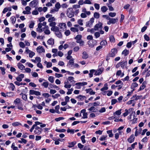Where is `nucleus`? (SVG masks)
<instances>
[{
  "instance_id": "28",
  "label": "nucleus",
  "mask_w": 150,
  "mask_h": 150,
  "mask_svg": "<svg viewBox=\"0 0 150 150\" xmlns=\"http://www.w3.org/2000/svg\"><path fill=\"white\" fill-rule=\"evenodd\" d=\"M110 41L112 42H115V40L114 37L112 35H111L110 36Z\"/></svg>"
},
{
  "instance_id": "4",
  "label": "nucleus",
  "mask_w": 150,
  "mask_h": 150,
  "mask_svg": "<svg viewBox=\"0 0 150 150\" xmlns=\"http://www.w3.org/2000/svg\"><path fill=\"white\" fill-rule=\"evenodd\" d=\"M30 95H35L37 96H39L41 95V93L39 91H35L34 90H30L29 91Z\"/></svg>"
},
{
  "instance_id": "5",
  "label": "nucleus",
  "mask_w": 150,
  "mask_h": 150,
  "mask_svg": "<svg viewBox=\"0 0 150 150\" xmlns=\"http://www.w3.org/2000/svg\"><path fill=\"white\" fill-rule=\"evenodd\" d=\"M38 2L36 0H34L31 1L29 4V5L31 7H35L37 6Z\"/></svg>"
},
{
  "instance_id": "40",
  "label": "nucleus",
  "mask_w": 150,
  "mask_h": 150,
  "mask_svg": "<svg viewBox=\"0 0 150 150\" xmlns=\"http://www.w3.org/2000/svg\"><path fill=\"white\" fill-rule=\"evenodd\" d=\"M6 94H7V96H9L10 97L13 96H14V94L12 92H8L6 93Z\"/></svg>"
},
{
  "instance_id": "49",
  "label": "nucleus",
  "mask_w": 150,
  "mask_h": 150,
  "mask_svg": "<svg viewBox=\"0 0 150 150\" xmlns=\"http://www.w3.org/2000/svg\"><path fill=\"white\" fill-rule=\"evenodd\" d=\"M55 109L56 110V112L58 113H60V112L58 110L59 108V105H57L55 106Z\"/></svg>"
},
{
  "instance_id": "25",
  "label": "nucleus",
  "mask_w": 150,
  "mask_h": 150,
  "mask_svg": "<svg viewBox=\"0 0 150 150\" xmlns=\"http://www.w3.org/2000/svg\"><path fill=\"white\" fill-rule=\"evenodd\" d=\"M122 109H120L116 111L115 113H114L113 115L114 116H115L116 115H120L121 113Z\"/></svg>"
},
{
  "instance_id": "12",
  "label": "nucleus",
  "mask_w": 150,
  "mask_h": 150,
  "mask_svg": "<svg viewBox=\"0 0 150 150\" xmlns=\"http://www.w3.org/2000/svg\"><path fill=\"white\" fill-rule=\"evenodd\" d=\"M76 144V142L75 141L72 142H69L68 143V144L69 145L68 146L69 148H71L74 147Z\"/></svg>"
},
{
  "instance_id": "46",
  "label": "nucleus",
  "mask_w": 150,
  "mask_h": 150,
  "mask_svg": "<svg viewBox=\"0 0 150 150\" xmlns=\"http://www.w3.org/2000/svg\"><path fill=\"white\" fill-rule=\"evenodd\" d=\"M71 31L74 32H78L79 31V30L77 28H71Z\"/></svg>"
},
{
  "instance_id": "53",
  "label": "nucleus",
  "mask_w": 150,
  "mask_h": 150,
  "mask_svg": "<svg viewBox=\"0 0 150 150\" xmlns=\"http://www.w3.org/2000/svg\"><path fill=\"white\" fill-rule=\"evenodd\" d=\"M94 35L96 38L99 37L100 36V33L98 32H96L94 33Z\"/></svg>"
},
{
  "instance_id": "27",
  "label": "nucleus",
  "mask_w": 150,
  "mask_h": 150,
  "mask_svg": "<svg viewBox=\"0 0 150 150\" xmlns=\"http://www.w3.org/2000/svg\"><path fill=\"white\" fill-rule=\"evenodd\" d=\"M55 7L56 9H58L59 11V9L61 7V5L59 2H57L55 5Z\"/></svg>"
},
{
  "instance_id": "16",
  "label": "nucleus",
  "mask_w": 150,
  "mask_h": 150,
  "mask_svg": "<svg viewBox=\"0 0 150 150\" xmlns=\"http://www.w3.org/2000/svg\"><path fill=\"white\" fill-rule=\"evenodd\" d=\"M77 98L79 99H80L79 100L82 101L84 100V99L86 98V97L85 96H83L81 95H79L78 96Z\"/></svg>"
},
{
  "instance_id": "36",
  "label": "nucleus",
  "mask_w": 150,
  "mask_h": 150,
  "mask_svg": "<svg viewBox=\"0 0 150 150\" xmlns=\"http://www.w3.org/2000/svg\"><path fill=\"white\" fill-rule=\"evenodd\" d=\"M100 16L99 14L97 12H95L94 14V17L95 18H98Z\"/></svg>"
},
{
  "instance_id": "1",
  "label": "nucleus",
  "mask_w": 150,
  "mask_h": 150,
  "mask_svg": "<svg viewBox=\"0 0 150 150\" xmlns=\"http://www.w3.org/2000/svg\"><path fill=\"white\" fill-rule=\"evenodd\" d=\"M117 53V49L115 48L112 49L111 50V52L107 55V57H114Z\"/></svg>"
},
{
  "instance_id": "55",
  "label": "nucleus",
  "mask_w": 150,
  "mask_h": 150,
  "mask_svg": "<svg viewBox=\"0 0 150 150\" xmlns=\"http://www.w3.org/2000/svg\"><path fill=\"white\" fill-rule=\"evenodd\" d=\"M0 69L2 71V74L4 75L5 74V69L4 67H0Z\"/></svg>"
},
{
  "instance_id": "11",
  "label": "nucleus",
  "mask_w": 150,
  "mask_h": 150,
  "mask_svg": "<svg viewBox=\"0 0 150 150\" xmlns=\"http://www.w3.org/2000/svg\"><path fill=\"white\" fill-rule=\"evenodd\" d=\"M69 64L71 65V67L72 68H73V66L74 65V59H71L70 60L69 62L68 63L67 65Z\"/></svg>"
},
{
  "instance_id": "8",
  "label": "nucleus",
  "mask_w": 150,
  "mask_h": 150,
  "mask_svg": "<svg viewBox=\"0 0 150 150\" xmlns=\"http://www.w3.org/2000/svg\"><path fill=\"white\" fill-rule=\"evenodd\" d=\"M68 79L69 81H70L71 84L73 86H74L75 81L74 80V78L72 76H69L68 77Z\"/></svg>"
},
{
  "instance_id": "15",
  "label": "nucleus",
  "mask_w": 150,
  "mask_h": 150,
  "mask_svg": "<svg viewBox=\"0 0 150 150\" xmlns=\"http://www.w3.org/2000/svg\"><path fill=\"white\" fill-rule=\"evenodd\" d=\"M47 42L49 45H53L54 44V40L52 38H50L48 40Z\"/></svg>"
},
{
  "instance_id": "58",
  "label": "nucleus",
  "mask_w": 150,
  "mask_h": 150,
  "mask_svg": "<svg viewBox=\"0 0 150 150\" xmlns=\"http://www.w3.org/2000/svg\"><path fill=\"white\" fill-rule=\"evenodd\" d=\"M50 87L51 88H52V87L54 88H57V90H58L59 89V88L56 85H52L50 84Z\"/></svg>"
},
{
  "instance_id": "22",
  "label": "nucleus",
  "mask_w": 150,
  "mask_h": 150,
  "mask_svg": "<svg viewBox=\"0 0 150 150\" xmlns=\"http://www.w3.org/2000/svg\"><path fill=\"white\" fill-rule=\"evenodd\" d=\"M42 130H40L38 129H35L34 131V132L35 134H40L42 132Z\"/></svg>"
},
{
  "instance_id": "33",
  "label": "nucleus",
  "mask_w": 150,
  "mask_h": 150,
  "mask_svg": "<svg viewBox=\"0 0 150 150\" xmlns=\"http://www.w3.org/2000/svg\"><path fill=\"white\" fill-rule=\"evenodd\" d=\"M18 106V109L23 110V105L21 103L17 105Z\"/></svg>"
},
{
  "instance_id": "29",
  "label": "nucleus",
  "mask_w": 150,
  "mask_h": 150,
  "mask_svg": "<svg viewBox=\"0 0 150 150\" xmlns=\"http://www.w3.org/2000/svg\"><path fill=\"white\" fill-rule=\"evenodd\" d=\"M102 72V71L100 69H99L96 71L94 74L96 75H99L101 74Z\"/></svg>"
},
{
  "instance_id": "56",
  "label": "nucleus",
  "mask_w": 150,
  "mask_h": 150,
  "mask_svg": "<svg viewBox=\"0 0 150 150\" xmlns=\"http://www.w3.org/2000/svg\"><path fill=\"white\" fill-rule=\"evenodd\" d=\"M35 55V53L33 51H31L29 53V57L30 58H32Z\"/></svg>"
},
{
  "instance_id": "44",
  "label": "nucleus",
  "mask_w": 150,
  "mask_h": 150,
  "mask_svg": "<svg viewBox=\"0 0 150 150\" xmlns=\"http://www.w3.org/2000/svg\"><path fill=\"white\" fill-rule=\"evenodd\" d=\"M66 83H65V85H64V87L67 88H70L72 85L71 84H66Z\"/></svg>"
},
{
  "instance_id": "60",
  "label": "nucleus",
  "mask_w": 150,
  "mask_h": 150,
  "mask_svg": "<svg viewBox=\"0 0 150 150\" xmlns=\"http://www.w3.org/2000/svg\"><path fill=\"white\" fill-rule=\"evenodd\" d=\"M22 98L23 100H26L27 99V96L26 94H23Z\"/></svg>"
},
{
  "instance_id": "32",
  "label": "nucleus",
  "mask_w": 150,
  "mask_h": 150,
  "mask_svg": "<svg viewBox=\"0 0 150 150\" xmlns=\"http://www.w3.org/2000/svg\"><path fill=\"white\" fill-rule=\"evenodd\" d=\"M55 33L56 35L59 38H61L62 37V35L59 30L57 31V32H55Z\"/></svg>"
},
{
  "instance_id": "6",
  "label": "nucleus",
  "mask_w": 150,
  "mask_h": 150,
  "mask_svg": "<svg viewBox=\"0 0 150 150\" xmlns=\"http://www.w3.org/2000/svg\"><path fill=\"white\" fill-rule=\"evenodd\" d=\"M36 50L39 53L44 52L45 51V50L42 46H39L37 47Z\"/></svg>"
},
{
  "instance_id": "34",
  "label": "nucleus",
  "mask_w": 150,
  "mask_h": 150,
  "mask_svg": "<svg viewBox=\"0 0 150 150\" xmlns=\"http://www.w3.org/2000/svg\"><path fill=\"white\" fill-rule=\"evenodd\" d=\"M95 71V70L94 69H92L90 71V73H89V76L90 78L92 77L93 76V74L94 72Z\"/></svg>"
},
{
  "instance_id": "19",
  "label": "nucleus",
  "mask_w": 150,
  "mask_h": 150,
  "mask_svg": "<svg viewBox=\"0 0 150 150\" xmlns=\"http://www.w3.org/2000/svg\"><path fill=\"white\" fill-rule=\"evenodd\" d=\"M18 68L20 69L21 70H23L25 68L24 66L23 65L21 64L20 63H18Z\"/></svg>"
},
{
  "instance_id": "50",
  "label": "nucleus",
  "mask_w": 150,
  "mask_h": 150,
  "mask_svg": "<svg viewBox=\"0 0 150 150\" xmlns=\"http://www.w3.org/2000/svg\"><path fill=\"white\" fill-rule=\"evenodd\" d=\"M45 17L47 18H49V19H54V17H52V15L49 14L47 15Z\"/></svg>"
},
{
  "instance_id": "24",
  "label": "nucleus",
  "mask_w": 150,
  "mask_h": 150,
  "mask_svg": "<svg viewBox=\"0 0 150 150\" xmlns=\"http://www.w3.org/2000/svg\"><path fill=\"white\" fill-rule=\"evenodd\" d=\"M51 30L56 32L59 30V29L58 27L55 26L54 27H52L51 28Z\"/></svg>"
},
{
  "instance_id": "17",
  "label": "nucleus",
  "mask_w": 150,
  "mask_h": 150,
  "mask_svg": "<svg viewBox=\"0 0 150 150\" xmlns=\"http://www.w3.org/2000/svg\"><path fill=\"white\" fill-rule=\"evenodd\" d=\"M146 83L145 82H144L142 83V85L140 86V88L139 90V91H140L144 89L146 87Z\"/></svg>"
},
{
  "instance_id": "7",
  "label": "nucleus",
  "mask_w": 150,
  "mask_h": 150,
  "mask_svg": "<svg viewBox=\"0 0 150 150\" xmlns=\"http://www.w3.org/2000/svg\"><path fill=\"white\" fill-rule=\"evenodd\" d=\"M134 139L135 137L134 135L132 134L127 139V141L130 143H132L134 141Z\"/></svg>"
},
{
  "instance_id": "47",
  "label": "nucleus",
  "mask_w": 150,
  "mask_h": 150,
  "mask_svg": "<svg viewBox=\"0 0 150 150\" xmlns=\"http://www.w3.org/2000/svg\"><path fill=\"white\" fill-rule=\"evenodd\" d=\"M73 91V89L72 88L70 89H68V91L67 92V95H69L72 93V92Z\"/></svg>"
},
{
  "instance_id": "61",
  "label": "nucleus",
  "mask_w": 150,
  "mask_h": 150,
  "mask_svg": "<svg viewBox=\"0 0 150 150\" xmlns=\"http://www.w3.org/2000/svg\"><path fill=\"white\" fill-rule=\"evenodd\" d=\"M117 102V100L116 99H112L111 100V105H113L116 103Z\"/></svg>"
},
{
  "instance_id": "42",
  "label": "nucleus",
  "mask_w": 150,
  "mask_h": 150,
  "mask_svg": "<svg viewBox=\"0 0 150 150\" xmlns=\"http://www.w3.org/2000/svg\"><path fill=\"white\" fill-rule=\"evenodd\" d=\"M48 80L51 83H53L54 82V77L52 76H50L48 79Z\"/></svg>"
},
{
  "instance_id": "43",
  "label": "nucleus",
  "mask_w": 150,
  "mask_h": 150,
  "mask_svg": "<svg viewBox=\"0 0 150 150\" xmlns=\"http://www.w3.org/2000/svg\"><path fill=\"white\" fill-rule=\"evenodd\" d=\"M107 133L109 134V136L110 137H112L113 136V134L112 133V130H108L107 131Z\"/></svg>"
},
{
  "instance_id": "2",
  "label": "nucleus",
  "mask_w": 150,
  "mask_h": 150,
  "mask_svg": "<svg viewBox=\"0 0 150 150\" xmlns=\"http://www.w3.org/2000/svg\"><path fill=\"white\" fill-rule=\"evenodd\" d=\"M68 10V11L67 13V15L69 18H71L74 16V13L72 11V8H69Z\"/></svg>"
},
{
  "instance_id": "37",
  "label": "nucleus",
  "mask_w": 150,
  "mask_h": 150,
  "mask_svg": "<svg viewBox=\"0 0 150 150\" xmlns=\"http://www.w3.org/2000/svg\"><path fill=\"white\" fill-rule=\"evenodd\" d=\"M48 85L49 83L48 82H44L42 84V85L45 88H47L48 87Z\"/></svg>"
},
{
  "instance_id": "52",
  "label": "nucleus",
  "mask_w": 150,
  "mask_h": 150,
  "mask_svg": "<svg viewBox=\"0 0 150 150\" xmlns=\"http://www.w3.org/2000/svg\"><path fill=\"white\" fill-rule=\"evenodd\" d=\"M88 110L90 111H92L93 112H96L95 110V108L94 106L91 107L90 108L88 109Z\"/></svg>"
},
{
  "instance_id": "21",
  "label": "nucleus",
  "mask_w": 150,
  "mask_h": 150,
  "mask_svg": "<svg viewBox=\"0 0 150 150\" xmlns=\"http://www.w3.org/2000/svg\"><path fill=\"white\" fill-rule=\"evenodd\" d=\"M138 86V84L136 82L133 83L131 86V88L134 89L135 87H137Z\"/></svg>"
},
{
  "instance_id": "13",
  "label": "nucleus",
  "mask_w": 150,
  "mask_h": 150,
  "mask_svg": "<svg viewBox=\"0 0 150 150\" xmlns=\"http://www.w3.org/2000/svg\"><path fill=\"white\" fill-rule=\"evenodd\" d=\"M82 58L83 59H86L88 58V55L86 52H83L82 53Z\"/></svg>"
},
{
  "instance_id": "20",
  "label": "nucleus",
  "mask_w": 150,
  "mask_h": 150,
  "mask_svg": "<svg viewBox=\"0 0 150 150\" xmlns=\"http://www.w3.org/2000/svg\"><path fill=\"white\" fill-rule=\"evenodd\" d=\"M101 10L102 12L104 13L106 12L108 10V8L106 6H104L101 7Z\"/></svg>"
},
{
  "instance_id": "14",
  "label": "nucleus",
  "mask_w": 150,
  "mask_h": 150,
  "mask_svg": "<svg viewBox=\"0 0 150 150\" xmlns=\"http://www.w3.org/2000/svg\"><path fill=\"white\" fill-rule=\"evenodd\" d=\"M109 21L107 23L108 24H110L111 23L114 24L117 21V19H109Z\"/></svg>"
},
{
  "instance_id": "9",
  "label": "nucleus",
  "mask_w": 150,
  "mask_h": 150,
  "mask_svg": "<svg viewBox=\"0 0 150 150\" xmlns=\"http://www.w3.org/2000/svg\"><path fill=\"white\" fill-rule=\"evenodd\" d=\"M94 19H90L89 21L86 22V26L87 27H91L93 24V23L94 22Z\"/></svg>"
},
{
  "instance_id": "35",
  "label": "nucleus",
  "mask_w": 150,
  "mask_h": 150,
  "mask_svg": "<svg viewBox=\"0 0 150 150\" xmlns=\"http://www.w3.org/2000/svg\"><path fill=\"white\" fill-rule=\"evenodd\" d=\"M12 125L13 126H18L19 125H22L21 123L18 122H13L12 123Z\"/></svg>"
},
{
  "instance_id": "63",
  "label": "nucleus",
  "mask_w": 150,
  "mask_h": 150,
  "mask_svg": "<svg viewBox=\"0 0 150 150\" xmlns=\"http://www.w3.org/2000/svg\"><path fill=\"white\" fill-rule=\"evenodd\" d=\"M116 13H115L110 12L109 13V15L112 17H113L115 16Z\"/></svg>"
},
{
  "instance_id": "41",
  "label": "nucleus",
  "mask_w": 150,
  "mask_h": 150,
  "mask_svg": "<svg viewBox=\"0 0 150 150\" xmlns=\"http://www.w3.org/2000/svg\"><path fill=\"white\" fill-rule=\"evenodd\" d=\"M105 86H105L103 88H102L101 89V91H103L105 90H106L108 89V88L107 87V84H106L105 85Z\"/></svg>"
},
{
  "instance_id": "38",
  "label": "nucleus",
  "mask_w": 150,
  "mask_h": 150,
  "mask_svg": "<svg viewBox=\"0 0 150 150\" xmlns=\"http://www.w3.org/2000/svg\"><path fill=\"white\" fill-rule=\"evenodd\" d=\"M55 131L57 132H66V130L64 129H56L55 130Z\"/></svg>"
},
{
  "instance_id": "23",
  "label": "nucleus",
  "mask_w": 150,
  "mask_h": 150,
  "mask_svg": "<svg viewBox=\"0 0 150 150\" xmlns=\"http://www.w3.org/2000/svg\"><path fill=\"white\" fill-rule=\"evenodd\" d=\"M129 54V51L126 49H125L122 52V54L125 55V56H127Z\"/></svg>"
},
{
  "instance_id": "39",
  "label": "nucleus",
  "mask_w": 150,
  "mask_h": 150,
  "mask_svg": "<svg viewBox=\"0 0 150 150\" xmlns=\"http://www.w3.org/2000/svg\"><path fill=\"white\" fill-rule=\"evenodd\" d=\"M59 26L60 27V28H66V24L64 23H61L59 25Z\"/></svg>"
},
{
  "instance_id": "45",
  "label": "nucleus",
  "mask_w": 150,
  "mask_h": 150,
  "mask_svg": "<svg viewBox=\"0 0 150 150\" xmlns=\"http://www.w3.org/2000/svg\"><path fill=\"white\" fill-rule=\"evenodd\" d=\"M82 36L81 35H77L75 38V39L77 40L81 39Z\"/></svg>"
},
{
  "instance_id": "30",
  "label": "nucleus",
  "mask_w": 150,
  "mask_h": 150,
  "mask_svg": "<svg viewBox=\"0 0 150 150\" xmlns=\"http://www.w3.org/2000/svg\"><path fill=\"white\" fill-rule=\"evenodd\" d=\"M27 142V140L23 138H21V140L18 141V142L20 143H23L24 144H26Z\"/></svg>"
},
{
  "instance_id": "51",
  "label": "nucleus",
  "mask_w": 150,
  "mask_h": 150,
  "mask_svg": "<svg viewBox=\"0 0 150 150\" xmlns=\"http://www.w3.org/2000/svg\"><path fill=\"white\" fill-rule=\"evenodd\" d=\"M19 45L20 47L22 48H24L25 47V45L23 42H21L19 43Z\"/></svg>"
},
{
  "instance_id": "31",
  "label": "nucleus",
  "mask_w": 150,
  "mask_h": 150,
  "mask_svg": "<svg viewBox=\"0 0 150 150\" xmlns=\"http://www.w3.org/2000/svg\"><path fill=\"white\" fill-rule=\"evenodd\" d=\"M121 66L122 68H124L125 66H126L127 64V62H121L120 63Z\"/></svg>"
},
{
  "instance_id": "48",
  "label": "nucleus",
  "mask_w": 150,
  "mask_h": 150,
  "mask_svg": "<svg viewBox=\"0 0 150 150\" xmlns=\"http://www.w3.org/2000/svg\"><path fill=\"white\" fill-rule=\"evenodd\" d=\"M94 6L96 9L98 10L99 9L100 6L99 4L97 3H95L94 4Z\"/></svg>"
},
{
  "instance_id": "26",
  "label": "nucleus",
  "mask_w": 150,
  "mask_h": 150,
  "mask_svg": "<svg viewBox=\"0 0 150 150\" xmlns=\"http://www.w3.org/2000/svg\"><path fill=\"white\" fill-rule=\"evenodd\" d=\"M87 84V83L85 82H83L82 83H77L75 84L76 85H79L80 86H83L84 85H86Z\"/></svg>"
},
{
  "instance_id": "57",
  "label": "nucleus",
  "mask_w": 150,
  "mask_h": 150,
  "mask_svg": "<svg viewBox=\"0 0 150 150\" xmlns=\"http://www.w3.org/2000/svg\"><path fill=\"white\" fill-rule=\"evenodd\" d=\"M25 10L26 11H27L30 14V11L31 9V8L28 6H26L25 8Z\"/></svg>"
},
{
  "instance_id": "64",
  "label": "nucleus",
  "mask_w": 150,
  "mask_h": 150,
  "mask_svg": "<svg viewBox=\"0 0 150 150\" xmlns=\"http://www.w3.org/2000/svg\"><path fill=\"white\" fill-rule=\"evenodd\" d=\"M107 42L105 40H103L100 42V44L101 45H105L107 44Z\"/></svg>"
},
{
  "instance_id": "3",
  "label": "nucleus",
  "mask_w": 150,
  "mask_h": 150,
  "mask_svg": "<svg viewBox=\"0 0 150 150\" xmlns=\"http://www.w3.org/2000/svg\"><path fill=\"white\" fill-rule=\"evenodd\" d=\"M102 23L100 22L96 24L94 26L95 30H102L103 28Z\"/></svg>"
},
{
  "instance_id": "62",
  "label": "nucleus",
  "mask_w": 150,
  "mask_h": 150,
  "mask_svg": "<svg viewBox=\"0 0 150 150\" xmlns=\"http://www.w3.org/2000/svg\"><path fill=\"white\" fill-rule=\"evenodd\" d=\"M125 112L123 114V116L125 117L129 113V111L125 109Z\"/></svg>"
},
{
  "instance_id": "10",
  "label": "nucleus",
  "mask_w": 150,
  "mask_h": 150,
  "mask_svg": "<svg viewBox=\"0 0 150 150\" xmlns=\"http://www.w3.org/2000/svg\"><path fill=\"white\" fill-rule=\"evenodd\" d=\"M135 112H132L130 115L128 117V119L131 121H132L133 118L135 117Z\"/></svg>"
},
{
  "instance_id": "59",
  "label": "nucleus",
  "mask_w": 150,
  "mask_h": 150,
  "mask_svg": "<svg viewBox=\"0 0 150 150\" xmlns=\"http://www.w3.org/2000/svg\"><path fill=\"white\" fill-rule=\"evenodd\" d=\"M144 39L147 41H149L150 39L149 37L146 35L145 34L144 36Z\"/></svg>"
},
{
  "instance_id": "18",
  "label": "nucleus",
  "mask_w": 150,
  "mask_h": 150,
  "mask_svg": "<svg viewBox=\"0 0 150 150\" xmlns=\"http://www.w3.org/2000/svg\"><path fill=\"white\" fill-rule=\"evenodd\" d=\"M14 103L16 105H17L21 103L20 99L19 98H17L14 101Z\"/></svg>"
},
{
  "instance_id": "54",
  "label": "nucleus",
  "mask_w": 150,
  "mask_h": 150,
  "mask_svg": "<svg viewBox=\"0 0 150 150\" xmlns=\"http://www.w3.org/2000/svg\"><path fill=\"white\" fill-rule=\"evenodd\" d=\"M85 136L84 135H83L81 137V139L82 142L83 143H84L86 142L85 140Z\"/></svg>"
}]
</instances>
